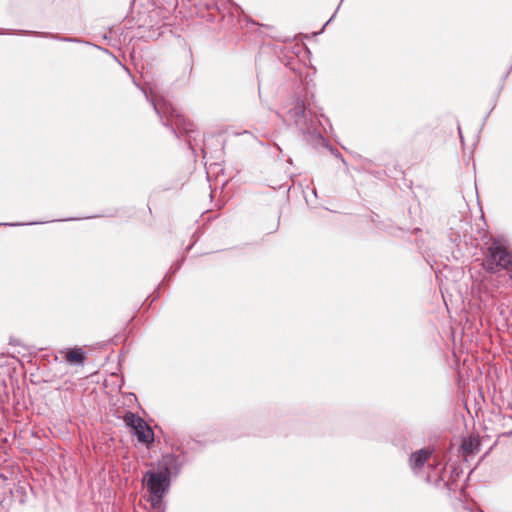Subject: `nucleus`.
I'll return each instance as SVG.
<instances>
[{
    "label": "nucleus",
    "instance_id": "aec40b11",
    "mask_svg": "<svg viewBox=\"0 0 512 512\" xmlns=\"http://www.w3.org/2000/svg\"><path fill=\"white\" fill-rule=\"evenodd\" d=\"M0 34H5V31L4 30H0Z\"/></svg>",
    "mask_w": 512,
    "mask_h": 512
},
{
    "label": "nucleus",
    "instance_id": "f8f14e48",
    "mask_svg": "<svg viewBox=\"0 0 512 512\" xmlns=\"http://www.w3.org/2000/svg\"><path fill=\"white\" fill-rule=\"evenodd\" d=\"M192 69H193V57H192V53L190 52L189 60L185 64V67L183 70V76H182L183 82L186 83L189 81L191 73H192Z\"/></svg>",
    "mask_w": 512,
    "mask_h": 512
},
{
    "label": "nucleus",
    "instance_id": "1a4fd4ad",
    "mask_svg": "<svg viewBox=\"0 0 512 512\" xmlns=\"http://www.w3.org/2000/svg\"><path fill=\"white\" fill-rule=\"evenodd\" d=\"M17 33L23 34V35H34V36H38V37L51 38V39H54L57 41H62V42H78L77 38L63 37V36H59L57 34L48 33V32H34V31L20 30Z\"/></svg>",
    "mask_w": 512,
    "mask_h": 512
},
{
    "label": "nucleus",
    "instance_id": "9d476101",
    "mask_svg": "<svg viewBox=\"0 0 512 512\" xmlns=\"http://www.w3.org/2000/svg\"><path fill=\"white\" fill-rule=\"evenodd\" d=\"M65 358L71 364L83 365L86 359L85 351L80 347H75L66 353Z\"/></svg>",
    "mask_w": 512,
    "mask_h": 512
},
{
    "label": "nucleus",
    "instance_id": "ddd939ff",
    "mask_svg": "<svg viewBox=\"0 0 512 512\" xmlns=\"http://www.w3.org/2000/svg\"><path fill=\"white\" fill-rule=\"evenodd\" d=\"M151 505L153 508L159 509L163 502V497L165 494H151Z\"/></svg>",
    "mask_w": 512,
    "mask_h": 512
},
{
    "label": "nucleus",
    "instance_id": "6ab92c4d",
    "mask_svg": "<svg viewBox=\"0 0 512 512\" xmlns=\"http://www.w3.org/2000/svg\"><path fill=\"white\" fill-rule=\"evenodd\" d=\"M426 481H427V482H430V481H431V480H430V476H429V475L426 477Z\"/></svg>",
    "mask_w": 512,
    "mask_h": 512
},
{
    "label": "nucleus",
    "instance_id": "39448f33",
    "mask_svg": "<svg viewBox=\"0 0 512 512\" xmlns=\"http://www.w3.org/2000/svg\"><path fill=\"white\" fill-rule=\"evenodd\" d=\"M182 466L183 463L178 456L166 454L159 461L157 470L171 478L172 476L176 477L180 473Z\"/></svg>",
    "mask_w": 512,
    "mask_h": 512
},
{
    "label": "nucleus",
    "instance_id": "9b49d317",
    "mask_svg": "<svg viewBox=\"0 0 512 512\" xmlns=\"http://www.w3.org/2000/svg\"><path fill=\"white\" fill-rule=\"evenodd\" d=\"M124 420L126 424L133 429L135 428L136 425H138L139 428H142V424H144V420L141 417L131 412L125 415Z\"/></svg>",
    "mask_w": 512,
    "mask_h": 512
},
{
    "label": "nucleus",
    "instance_id": "423d86ee",
    "mask_svg": "<svg viewBox=\"0 0 512 512\" xmlns=\"http://www.w3.org/2000/svg\"><path fill=\"white\" fill-rule=\"evenodd\" d=\"M432 453V449L425 447L410 454L409 467L414 475L418 476L421 474L425 464L432 456Z\"/></svg>",
    "mask_w": 512,
    "mask_h": 512
},
{
    "label": "nucleus",
    "instance_id": "20e7f679",
    "mask_svg": "<svg viewBox=\"0 0 512 512\" xmlns=\"http://www.w3.org/2000/svg\"><path fill=\"white\" fill-rule=\"evenodd\" d=\"M142 482L150 494H165L169 490L171 478L159 470H148L146 471Z\"/></svg>",
    "mask_w": 512,
    "mask_h": 512
},
{
    "label": "nucleus",
    "instance_id": "6e6552de",
    "mask_svg": "<svg viewBox=\"0 0 512 512\" xmlns=\"http://www.w3.org/2000/svg\"><path fill=\"white\" fill-rule=\"evenodd\" d=\"M479 449H480V442L477 438H475V437L463 438L462 443H461V450H462L464 456L474 454L475 452L479 451Z\"/></svg>",
    "mask_w": 512,
    "mask_h": 512
},
{
    "label": "nucleus",
    "instance_id": "4468645a",
    "mask_svg": "<svg viewBox=\"0 0 512 512\" xmlns=\"http://www.w3.org/2000/svg\"><path fill=\"white\" fill-rule=\"evenodd\" d=\"M44 222L34 221L29 223H20V222H0V226H9V227H17L23 225H38L43 224Z\"/></svg>",
    "mask_w": 512,
    "mask_h": 512
},
{
    "label": "nucleus",
    "instance_id": "f03ea898",
    "mask_svg": "<svg viewBox=\"0 0 512 512\" xmlns=\"http://www.w3.org/2000/svg\"><path fill=\"white\" fill-rule=\"evenodd\" d=\"M150 102L159 116L162 124L171 129V132L179 138L178 131L183 129L186 133H193V124L188 122L180 111L164 98L152 97Z\"/></svg>",
    "mask_w": 512,
    "mask_h": 512
},
{
    "label": "nucleus",
    "instance_id": "0eeeda50",
    "mask_svg": "<svg viewBox=\"0 0 512 512\" xmlns=\"http://www.w3.org/2000/svg\"><path fill=\"white\" fill-rule=\"evenodd\" d=\"M134 435L137 437V440L141 443H151L154 440V433L151 428L146 424H142V428H139L138 425L134 428Z\"/></svg>",
    "mask_w": 512,
    "mask_h": 512
},
{
    "label": "nucleus",
    "instance_id": "2eb2a0df",
    "mask_svg": "<svg viewBox=\"0 0 512 512\" xmlns=\"http://www.w3.org/2000/svg\"><path fill=\"white\" fill-rule=\"evenodd\" d=\"M331 151L334 153V155H335L336 157L341 158V160H342V161H344V160H343V158H342V156H341V154H340L337 150H335V152H334V151H333V149H331Z\"/></svg>",
    "mask_w": 512,
    "mask_h": 512
},
{
    "label": "nucleus",
    "instance_id": "7ed1b4c3",
    "mask_svg": "<svg viewBox=\"0 0 512 512\" xmlns=\"http://www.w3.org/2000/svg\"><path fill=\"white\" fill-rule=\"evenodd\" d=\"M483 267L489 273H496L499 269L509 272L512 269V255L500 240H493L488 247Z\"/></svg>",
    "mask_w": 512,
    "mask_h": 512
},
{
    "label": "nucleus",
    "instance_id": "f3484780",
    "mask_svg": "<svg viewBox=\"0 0 512 512\" xmlns=\"http://www.w3.org/2000/svg\"><path fill=\"white\" fill-rule=\"evenodd\" d=\"M511 435H512V431L503 434V436H511Z\"/></svg>",
    "mask_w": 512,
    "mask_h": 512
},
{
    "label": "nucleus",
    "instance_id": "f257e3e1",
    "mask_svg": "<svg viewBox=\"0 0 512 512\" xmlns=\"http://www.w3.org/2000/svg\"><path fill=\"white\" fill-rule=\"evenodd\" d=\"M288 114L308 142L313 145H324L326 143L319 129V125H322L321 120L312 118L311 113L306 111L303 100L297 99Z\"/></svg>",
    "mask_w": 512,
    "mask_h": 512
},
{
    "label": "nucleus",
    "instance_id": "a211bd4d",
    "mask_svg": "<svg viewBox=\"0 0 512 512\" xmlns=\"http://www.w3.org/2000/svg\"><path fill=\"white\" fill-rule=\"evenodd\" d=\"M508 273H509L510 278L512 279V268L509 270Z\"/></svg>",
    "mask_w": 512,
    "mask_h": 512
},
{
    "label": "nucleus",
    "instance_id": "dca6fc26",
    "mask_svg": "<svg viewBox=\"0 0 512 512\" xmlns=\"http://www.w3.org/2000/svg\"><path fill=\"white\" fill-rule=\"evenodd\" d=\"M334 17H335V13L332 15V17L329 20H327V22L324 24L323 28H325L332 21V19Z\"/></svg>",
    "mask_w": 512,
    "mask_h": 512
}]
</instances>
